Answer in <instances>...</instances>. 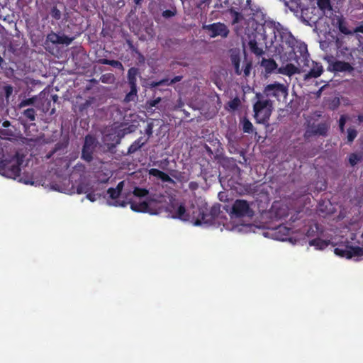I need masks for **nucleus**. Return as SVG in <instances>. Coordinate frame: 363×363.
<instances>
[{"label": "nucleus", "mask_w": 363, "mask_h": 363, "mask_svg": "<svg viewBox=\"0 0 363 363\" xmlns=\"http://www.w3.org/2000/svg\"><path fill=\"white\" fill-rule=\"evenodd\" d=\"M146 133L149 135H152V124H149L146 129Z\"/></svg>", "instance_id": "obj_55"}, {"label": "nucleus", "mask_w": 363, "mask_h": 363, "mask_svg": "<svg viewBox=\"0 0 363 363\" xmlns=\"http://www.w3.org/2000/svg\"><path fill=\"white\" fill-rule=\"evenodd\" d=\"M347 121V117L345 115H342L339 119V129L341 133L345 132V125Z\"/></svg>", "instance_id": "obj_43"}, {"label": "nucleus", "mask_w": 363, "mask_h": 363, "mask_svg": "<svg viewBox=\"0 0 363 363\" xmlns=\"http://www.w3.org/2000/svg\"><path fill=\"white\" fill-rule=\"evenodd\" d=\"M323 72V67L320 62L312 61V67L304 75V79L307 80L311 78H317L320 77Z\"/></svg>", "instance_id": "obj_13"}, {"label": "nucleus", "mask_w": 363, "mask_h": 363, "mask_svg": "<svg viewBox=\"0 0 363 363\" xmlns=\"http://www.w3.org/2000/svg\"><path fill=\"white\" fill-rule=\"evenodd\" d=\"M330 240L315 238L309 241L310 246H315L318 250H323L330 245Z\"/></svg>", "instance_id": "obj_23"}, {"label": "nucleus", "mask_w": 363, "mask_h": 363, "mask_svg": "<svg viewBox=\"0 0 363 363\" xmlns=\"http://www.w3.org/2000/svg\"><path fill=\"white\" fill-rule=\"evenodd\" d=\"M162 81H157V82H152L150 83V86L152 88L153 87H157V86H162Z\"/></svg>", "instance_id": "obj_53"}, {"label": "nucleus", "mask_w": 363, "mask_h": 363, "mask_svg": "<svg viewBox=\"0 0 363 363\" xmlns=\"http://www.w3.org/2000/svg\"><path fill=\"white\" fill-rule=\"evenodd\" d=\"M24 161V155L16 152L13 156L0 160V174L8 178L16 179L21 175V166Z\"/></svg>", "instance_id": "obj_1"}, {"label": "nucleus", "mask_w": 363, "mask_h": 363, "mask_svg": "<svg viewBox=\"0 0 363 363\" xmlns=\"http://www.w3.org/2000/svg\"><path fill=\"white\" fill-rule=\"evenodd\" d=\"M126 43L128 45V48L129 49L136 53V54H138V55L140 56V57L142 59L143 61H144V57L143 55L139 52V50H138V48L133 45V42L130 40H126Z\"/></svg>", "instance_id": "obj_37"}, {"label": "nucleus", "mask_w": 363, "mask_h": 363, "mask_svg": "<svg viewBox=\"0 0 363 363\" xmlns=\"http://www.w3.org/2000/svg\"><path fill=\"white\" fill-rule=\"evenodd\" d=\"M347 140L348 143H352L357 136V131L354 128H349L347 130Z\"/></svg>", "instance_id": "obj_29"}, {"label": "nucleus", "mask_w": 363, "mask_h": 363, "mask_svg": "<svg viewBox=\"0 0 363 363\" xmlns=\"http://www.w3.org/2000/svg\"><path fill=\"white\" fill-rule=\"evenodd\" d=\"M285 5L293 12L298 11V4L296 0H285Z\"/></svg>", "instance_id": "obj_30"}, {"label": "nucleus", "mask_w": 363, "mask_h": 363, "mask_svg": "<svg viewBox=\"0 0 363 363\" xmlns=\"http://www.w3.org/2000/svg\"><path fill=\"white\" fill-rule=\"evenodd\" d=\"M357 120L359 123H363V115L360 114L357 116Z\"/></svg>", "instance_id": "obj_61"}, {"label": "nucleus", "mask_w": 363, "mask_h": 363, "mask_svg": "<svg viewBox=\"0 0 363 363\" xmlns=\"http://www.w3.org/2000/svg\"><path fill=\"white\" fill-rule=\"evenodd\" d=\"M63 145L62 143H57L53 148L46 156L48 159H50L57 151L60 150L62 147Z\"/></svg>", "instance_id": "obj_46"}, {"label": "nucleus", "mask_w": 363, "mask_h": 363, "mask_svg": "<svg viewBox=\"0 0 363 363\" xmlns=\"http://www.w3.org/2000/svg\"><path fill=\"white\" fill-rule=\"evenodd\" d=\"M261 66L264 68L267 74H270L277 69V64L273 59L263 58L261 62Z\"/></svg>", "instance_id": "obj_21"}, {"label": "nucleus", "mask_w": 363, "mask_h": 363, "mask_svg": "<svg viewBox=\"0 0 363 363\" xmlns=\"http://www.w3.org/2000/svg\"><path fill=\"white\" fill-rule=\"evenodd\" d=\"M52 99L54 103H55L58 100V96L57 94L52 95Z\"/></svg>", "instance_id": "obj_60"}, {"label": "nucleus", "mask_w": 363, "mask_h": 363, "mask_svg": "<svg viewBox=\"0 0 363 363\" xmlns=\"http://www.w3.org/2000/svg\"><path fill=\"white\" fill-rule=\"evenodd\" d=\"M193 218L195 225L213 224L215 221L206 208H199L196 211H194Z\"/></svg>", "instance_id": "obj_10"}, {"label": "nucleus", "mask_w": 363, "mask_h": 363, "mask_svg": "<svg viewBox=\"0 0 363 363\" xmlns=\"http://www.w3.org/2000/svg\"><path fill=\"white\" fill-rule=\"evenodd\" d=\"M146 143L147 140H144L143 137H140L130 145L126 155H131L135 153L139 150Z\"/></svg>", "instance_id": "obj_20"}, {"label": "nucleus", "mask_w": 363, "mask_h": 363, "mask_svg": "<svg viewBox=\"0 0 363 363\" xmlns=\"http://www.w3.org/2000/svg\"><path fill=\"white\" fill-rule=\"evenodd\" d=\"M240 124L242 125V128L244 133H252L253 132V125L246 117H244L240 120Z\"/></svg>", "instance_id": "obj_26"}, {"label": "nucleus", "mask_w": 363, "mask_h": 363, "mask_svg": "<svg viewBox=\"0 0 363 363\" xmlns=\"http://www.w3.org/2000/svg\"><path fill=\"white\" fill-rule=\"evenodd\" d=\"M50 14L51 17L56 21L60 20L62 16L61 11L57 8L56 6H54L51 8Z\"/></svg>", "instance_id": "obj_33"}, {"label": "nucleus", "mask_w": 363, "mask_h": 363, "mask_svg": "<svg viewBox=\"0 0 363 363\" xmlns=\"http://www.w3.org/2000/svg\"><path fill=\"white\" fill-rule=\"evenodd\" d=\"M276 216L279 218H282L286 217L288 216V213L286 212L282 213H279V211H276Z\"/></svg>", "instance_id": "obj_54"}, {"label": "nucleus", "mask_w": 363, "mask_h": 363, "mask_svg": "<svg viewBox=\"0 0 363 363\" xmlns=\"http://www.w3.org/2000/svg\"><path fill=\"white\" fill-rule=\"evenodd\" d=\"M74 38V37H69L65 35H60L54 32H51L47 35V40L55 45H69Z\"/></svg>", "instance_id": "obj_12"}, {"label": "nucleus", "mask_w": 363, "mask_h": 363, "mask_svg": "<svg viewBox=\"0 0 363 363\" xmlns=\"http://www.w3.org/2000/svg\"><path fill=\"white\" fill-rule=\"evenodd\" d=\"M140 74L139 69L130 67L128 71V82L130 88H137V77Z\"/></svg>", "instance_id": "obj_18"}, {"label": "nucleus", "mask_w": 363, "mask_h": 363, "mask_svg": "<svg viewBox=\"0 0 363 363\" xmlns=\"http://www.w3.org/2000/svg\"><path fill=\"white\" fill-rule=\"evenodd\" d=\"M107 193L111 199H116L121 195V193L117 192V190L115 188L112 187L108 189Z\"/></svg>", "instance_id": "obj_40"}, {"label": "nucleus", "mask_w": 363, "mask_h": 363, "mask_svg": "<svg viewBox=\"0 0 363 363\" xmlns=\"http://www.w3.org/2000/svg\"><path fill=\"white\" fill-rule=\"evenodd\" d=\"M171 175L181 182H186L189 180V177L182 172H176L175 174L172 173Z\"/></svg>", "instance_id": "obj_36"}, {"label": "nucleus", "mask_w": 363, "mask_h": 363, "mask_svg": "<svg viewBox=\"0 0 363 363\" xmlns=\"http://www.w3.org/2000/svg\"><path fill=\"white\" fill-rule=\"evenodd\" d=\"M230 61L234 67L235 73L237 75L242 74V69L240 68V56L238 52H233L230 55Z\"/></svg>", "instance_id": "obj_22"}, {"label": "nucleus", "mask_w": 363, "mask_h": 363, "mask_svg": "<svg viewBox=\"0 0 363 363\" xmlns=\"http://www.w3.org/2000/svg\"><path fill=\"white\" fill-rule=\"evenodd\" d=\"M333 24L336 26L340 33L348 35L351 34L352 32L347 27V22L343 16H335L333 19Z\"/></svg>", "instance_id": "obj_15"}, {"label": "nucleus", "mask_w": 363, "mask_h": 363, "mask_svg": "<svg viewBox=\"0 0 363 363\" xmlns=\"http://www.w3.org/2000/svg\"><path fill=\"white\" fill-rule=\"evenodd\" d=\"M288 94L287 87L283 84L279 82H274L272 84H267L264 90L262 96L270 98L274 97L277 99H279L281 96H286Z\"/></svg>", "instance_id": "obj_6"}, {"label": "nucleus", "mask_w": 363, "mask_h": 363, "mask_svg": "<svg viewBox=\"0 0 363 363\" xmlns=\"http://www.w3.org/2000/svg\"><path fill=\"white\" fill-rule=\"evenodd\" d=\"M11 125V123L9 121H5L2 123V126L4 128H9Z\"/></svg>", "instance_id": "obj_58"}, {"label": "nucleus", "mask_w": 363, "mask_h": 363, "mask_svg": "<svg viewBox=\"0 0 363 363\" xmlns=\"http://www.w3.org/2000/svg\"><path fill=\"white\" fill-rule=\"evenodd\" d=\"M124 184H125L124 181H121L117 184L116 187L115 188L117 190V192H119L121 194L123 189L124 187Z\"/></svg>", "instance_id": "obj_50"}, {"label": "nucleus", "mask_w": 363, "mask_h": 363, "mask_svg": "<svg viewBox=\"0 0 363 363\" xmlns=\"http://www.w3.org/2000/svg\"><path fill=\"white\" fill-rule=\"evenodd\" d=\"M159 179H161L163 182L174 184V181L167 174H166L164 172H162Z\"/></svg>", "instance_id": "obj_42"}, {"label": "nucleus", "mask_w": 363, "mask_h": 363, "mask_svg": "<svg viewBox=\"0 0 363 363\" xmlns=\"http://www.w3.org/2000/svg\"><path fill=\"white\" fill-rule=\"evenodd\" d=\"M332 70L335 72H347L351 73L354 68L349 63L344 61L337 60L331 65Z\"/></svg>", "instance_id": "obj_14"}, {"label": "nucleus", "mask_w": 363, "mask_h": 363, "mask_svg": "<svg viewBox=\"0 0 363 363\" xmlns=\"http://www.w3.org/2000/svg\"><path fill=\"white\" fill-rule=\"evenodd\" d=\"M50 105H51V101H47L45 104H43V111L45 112H48L49 109L50 108Z\"/></svg>", "instance_id": "obj_52"}, {"label": "nucleus", "mask_w": 363, "mask_h": 363, "mask_svg": "<svg viewBox=\"0 0 363 363\" xmlns=\"http://www.w3.org/2000/svg\"><path fill=\"white\" fill-rule=\"evenodd\" d=\"M257 101L253 105L254 118L257 123H268L272 112V102L269 99H263L260 93L256 94Z\"/></svg>", "instance_id": "obj_2"}, {"label": "nucleus", "mask_w": 363, "mask_h": 363, "mask_svg": "<svg viewBox=\"0 0 363 363\" xmlns=\"http://www.w3.org/2000/svg\"><path fill=\"white\" fill-rule=\"evenodd\" d=\"M239 16H240L239 13L235 12V18L233 19V23H235L238 22V17H239Z\"/></svg>", "instance_id": "obj_59"}, {"label": "nucleus", "mask_w": 363, "mask_h": 363, "mask_svg": "<svg viewBox=\"0 0 363 363\" xmlns=\"http://www.w3.org/2000/svg\"><path fill=\"white\" fill-rule=\"evenodd\" d=\"M133 1L135 5L139 6L141 4V2L143 1V0H133Z\"/></svg>", "instance_id": "obj_63"}, {"label": "nucleus", "mask_w": 363, "mask_h": 363, "mask_svg": "<svg viewBox=\"0 0 363 363\" xmlns=\"http://www.w3.org/2000/svg\"><path fill=\"white\" fill-rule=\"evenodd\" d=\"M96 146V138L92 135H87L82 147V159L87 162H91Z\"/></svg>", "instance_id": "obj_9"}, {"label": "nucleus", "mask_w": 363, "mask_h": 363, "mask_svg": "<svg viewBox=\"0 0 363 363\" xmlns=\"http://www.w3.org/2000/svg\"><path fill=\"white\" fill-rule=\"evenodd\" d=\"M172 207L174 209V218L185 221L190 219L189 213L186 211L184 204L180 203L177 208L176 205L173 204Z\"/></svg>", "instance_id": "obj_16"}, {"label": "nucleus", "mask_w": 363, "mask_h": 363, "mask_svg": "<svg viewBox=\"0 0 363 363\" xmlns=\"http://www.w3.org/2000/svg\"><path fill=\"white\" fill-rule=\"evenodd\" d=\"M35 101V98L34 97L23 99L20 102L18 106L21 108L27 106L32 105L34 104Z\"/></svg>", "instance_id": "obj_38"}, {"label": "nucleus", "mask_w": 363, "mask_h": 363, "mask_svg": "<svg viewBox=\"0 0 363 363\" xmlns=\"http://www.w3.org/2000/svg\"><path fill=\"white\" fill-rule=\"evenodd\" d=\"M89 102L88 101H86L85 102V104H84L82 105V107L81 108V109L84 108L85 106H89Z\"/></svg>", "instance_id": "obj_64"}, {"label": "nucleus", "mask_w": 363, "mask_h": 363, "mask_svg": "<svg viewBox=\"0 0 363 363\" xmlns=\"http://www.w3.org/2000/svg\"><path fill=\"white\" fill-rule=\"evenodd\" d=\"M300 72V69L291 63H289L286 66H281L277 69V73L289 77H291L295 74H299Z\"/></svg>", "instance_id": "obj_17"}, {"label": "nucleus", "mask_w": 363, "mask_h": 363, "mask_svg": "<svg viewBox=\"0 0 363 363\" xmlns=\"http://www.w3.org/2000/svg\"><path fill=\"white\" fill-rule=\"evenodd\" d=\"M162 172V171H161L160 169H155V168H152V169H150L149 170V174L150 176H153V177H155L159 179Z\"/></svg>", "instance_id": "obj_47"}, {"label": "nucleus", "mask_w": 363, "mask_h": 363, "mask_svg": "<svg viewBox=\"0 0 363 363\" xmlns=\"http://www.w3.org/2000/svg\"><path fill=\"white\" fill-rule=\"evenodd\" d=\"M99 63L102 64V65H111L115 68L119 69L121 70H123V65L118 60H108V59L103 58V59H100L99 60Z\"/></svg>", "instance_id": "obj_25"}, {"label": "nucleus", "mask_w": 363, "mask_h": 363, "mask_svg": "<svg viewBox=\"0 0 363 363\" xmlns=\"http://www.w3.org/2000/svg\"><path fill=\"white\" fill-rule=\"evenodd\" d=\"M329 128L330 125L327 122L320 123L317 125L313 123L306 130L305 136L311 137L318 135L325 137L328 135Z\"/></svg>", "instance_id": "obj_11"}, {"label": "nucleus", "mask_w": 363, "mask_h": 363, "mask_svg": "<svg viewBox=\"0 0 363 363\" xmlns=\"http://www.w3.org/2000/svg\"><path fill=\"white\" fill-rule=\"evenodd\" d=\"M175 15V13L169 9H167L162 12V16L164 18H170Z\"/></svg>", "instance_id": "obj_48"}, {"label": "nucleus", "mask_w": 363, "mask_h": 363, "mask_svg": "<svg viewBox=\"0 0 363 363\" xmlns=\"http://www.w3.org/2000/svg\"><path fill=\"white\" fill-rule=\"evenodd\" d=\"M182 76H175L173 79L169 81V84L172 85L177 82H180L182 79Z\"/></svg>", "instance_id": "obj_49"}, {"label": "nucleus", "mask_w": 363, "mask_h": 363, "mask_svg": "<svg viewBox=\"0 0 363 363\" xmlns=\"http://www.w3.org/2000/svg\"><path fill=\"white\" fill-rule=\"evenodd\" d=\"M231 213L235 218H252L254 216V211L247 201L237 199L233 204Z\"/></svg>", "instance_id": "obj_5"}, {"label": "nucleus", "mask_w": 363, "mask_h": 363, "mask_svg": "<svg viewBox=\"0 0 363 363\" xmlns=\"http://www.w3.org/2000/svg\"><path fill=\"white\" fill-rule=\"evenodd\" d=\"M208 212L212 216L213 218L215 220L216 217H218L220 213V208L217 206H212L210 209H208Z\"/></svg>", "instance_id": "obj_45"}, {"label": "nucleus", "mask_w": 363, "mask_h": 363, "mask_svg": "<svg viewBox=\"0 0 363 363\" xmlns=\"http://www.w3.org/2000/svg\"><path fill=\"white\" fill-rule=\"evenodd\" d=\"M133 193L137 197H145L148 194L149 191L146 189L135 187Z\"/></svg>", "instance_id": "obj_32"}, {"label": "nucleus", "mask_w": 363, "mask_h": 363, "mask_svg": "<svg viewBox=\"0 0 363 363\" xmlns=\"http://www.w3.org/2000/svg\"><path fill=\"white\" fill-rule=\"evenodd\" d=\"M252 0H247L246 1V6L250 8V6H252Z\"/></svg>", "instance_id": "obj_62"}, {"label": "nucleus", "mask_w": 363, "mask_h": 363, "mask_svg": "<svg viewBox=\"0 0 363 363\" xmlns=\"http://www.w3.org/2000/svg\"><path fill=\"white\" fill-rule=\"evenodd\" d=\"M162 99L160 97H157L155 99L147 101L146 103L147 108H151L152 107L156 106L159 103H160Z\"/></svg>", "instance_id": "obj_41"}, {"label": "nucleus", "mask_w": 363, "mask_h": 363, "mask_svg": "<svg viewBox=\"0 0 363 363\" xmlns=\"http://www.w3.org/2000/svg\"><path fill=\"white\" fill-rule=\"evenodd\" d=\"M317 6L324 15L332 13L333 6L330 0H317Z\"/></svg>", "instance_id": "obj_19"}, {"label": "nucleus", "mask_w": 363, "mask_h": 363, "mask_svg": "<svg viewBox=\"0 0 363 363\" xmlns=\"http://www.w3.org/2000/svg\"><path fill=\"white\" fill-rule=\"evenodd\" d=\"M160 81H162V85H167V86L171 85V84H169L170 80L169 79H162Z\"/></svg>", "instance_id": "obj_57"}, {"label": "nucleus", "mask_w": 363, "mask_h": 363, "mask_svg": "<svg viewBox=\"0 0 363 363\" xmlns=\"http://www.w3.org/2000/svg\"><path fill=\"white\" fill-rule=\"evenodd\" d=\"M252 67V64L251 61L245 62L244 69H242V72H243L244 76L245 77L250 76Z\"/></svg>", "instance_id": "obj_39"}, {"label": "nucleus", "mask_w": 363, "mask_h": 363, "mask_svg": "<svg viewBox=\"0 0 363 363\" xmlns=\"http://www.w3.org/2000/svg\"><path fill=\"white\" fill-rule=\"evenodd\" d=\"M138 89L130 88V91L125 95L124 101L129 102L134 100V98L137 96Z\"/></svg>", "instance_id": "obj_35"}, {"label": "nucleus", "mask_w": 363, "mask_h": 363, "mask_svg": "<svg viewBox=\"0 0 363 363\" xmlns=\"http://www.w3.org/2000/svg\"><path fill=\"white\" fill-rule=\"evenodd\" d=\"M221 164L223 167H236L238 168L233 158L224 157L221 161Z\"/></svg>", "instance_id": "obj_34"}, {"label": "nucleus", "mask_w": 363, "mask_h": 363, "mask_svg": "<svg viewBox=\"0 0 363 363\" xmlns=\"http://www.w3.org/2000/svg\"><path fill=\"white\" fill-rule=\"evenodd\" d=\"M249 48L251 52L255 55L259 57L264 54V51L262 48L259 47L256 40H250L248 43Z\"/></svg>", "instance_id": "obj_24"}, {"label": "nucleus", "mask_w": 363, "mask_h": 363, "mask_svg": "<svg viewBox=\"0 0 363 363\" xmlns=\"http://www.w3.org/2000/svg\"><path fill=\"white\" fill-rule=\"evenodd\" d=\"M86 198L90 200L91 201H94L96 200L95 199V194L89 193L86 195Z\"/></svg>", "instance_id": "obj_56"}, {"label": "nucleus", "mask_w": 363, "mask_h": 363, "mask_svg": "<svg viewBox=\"0 0 363 363\" xmlns=\"http://www.w3.org/2000/svg\"><path fill=\"white\" fill-rule=\"evenodd\" d=\"M23 116L28 118L30 121H34L35 120L36 112L34 108H29L26 109L23 113Z\"/></svg>", "instance_id": "obj_28"}, {"label": "nucleus", "mask_w": 363, "mask_h": 363, "mask_svg": "<svg viewBox=\"0 0 363 363\" xmlns=\"http://www.w3.org/2000/svg\"><path fill=\"white\" fill-rule=\"evenodd\" d=\"M228 106L230 110H237L240 106V99L238 97H235L228 103Z\"/></svg>", "instance_id": "obj_31"}, {"label": "nucleus", "mask_w": 363, "mask_h": 363, "mask_svg": "<svg viewBox=\"0 0 363 363\" xmlns=\"http://www.w3.org/2000/svg\"><path fill=\"white\" fill-rule=\"evenodd\" d=\"M349 162L351 166H355L359 162L363 160V153H351L348 157Z\"/></svg>", "instance_id": "obj_27"}, {"label": "nucleus", "mask_w": 363, "mask_h": 363, "mask_svg": "<svg viewBox=\"0 0 363 363\" xmlns=\"http://www.w3.org/2000/svg\"><path fill=\"white\" fill-rule=\"evenodd\" d=\"M202 29L210 32L209 35L211 38H216L218 36L226 38L230 32L227 26L220 22L203 24Z\"/></svg>", "instance_id": "obj_8"}, {"label": "nucleus", "mask_w": 363, "mask_h": 363, "mask_svg": "<svg viewBox=\"0 0 363 363\" xmlns=\"http://www.w3.org/2000/svg\"><path fill=\"white\" fill-rule=\"evenodd\" d=\"M334 252L340 257L351 259L353 257L363 255V246L340 245L335 248Z\"/></svg>", "instance_id": "obj_7"}, {"label": "nucleus", "mask_w": 363, "mask_h": 363, "mask_svg": "<svg viewBox=\"0 0 363 363\" xmlns=\"http://www.w3.org/2000/svg\"><path fill=\"white\" fill-rule=\"evenodd\" d=\"M249 9L251 10V14L252 15H255L259 11V9L253 4L252 6H250Z\"/></svg>", "instance_id": "obj_51"}, {"label": "nucleus", "mask_w": 363, "mask_h": 363, "mask_svg": "<svg viewBox=\"0 0 363 363\" xmlns=\"http://www.w3.org/2000/svg\"><path fill=\"white\" fill-rule=\"evenodd\" d=\"M4 96L8 99L13 93V86L11 85H6L4 86Z\"/></svg>", "instance_id": "obj_44"}, {"label": "nucleus", "mask_w": 363, "mask_h": 363, "mask_svg": "<svg viewBox=\"0 0 363 363\" xmlns=\"http://www.w3.org/2000/svg\"><path fill=\"white\" fill-rule=\"evenodd\" d=\"M264 34L266 37L272 35V41L284 42V38L288 34L279 23L266 21L263 25Z\"/></svg>", "instance_id": "obj_3"}, {"label": "nucleus", "mask_w": 363, "mask_h": 363, "mask_svg": "<svg viewBox=\"0 0 363 363\" xmlns=\"http://www.w3.org/2000/svg\"><path fill=\"white\" fill-rule=\"evenodd\" d=\"M159 202L153 196H149L147 201L136 203H130V208L135 212L149 213L150 214H157V205Z\"/></svg>", "instance_id": "obj_4"}]
</instances>
